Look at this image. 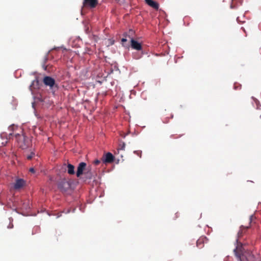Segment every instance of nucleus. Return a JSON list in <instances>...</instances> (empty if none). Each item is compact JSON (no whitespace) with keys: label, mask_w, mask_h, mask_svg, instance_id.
Returning <instances> with one entry per match:
<instances>
[{"label":"nucleus","mask_w":261,"mask_h":261,"mask_svg":"<svg viewBox=\"0 0 261 261\" xmlns=\"http://www.w3.org/2000/svg\"><path fill=\"white\" fill-rule=\"evenodd\" d=\"M114 160V155L110 152H108L105 154V157L102 158V161L105 163H111Z\"/></svg>","instance_id":"7"},{"label":"nucleus","mask_w":261,"mask_h":261,"mask_svg":"<svg viewBox=\"0 0 261 261\" xmlns=\"http://www.w3.org/2000/svg\"><path fill=\"white\" fill-rule=\"evenodd\" d=\"M43 83L46 86L52 88L55 84V81L53 78L46 76L43 79Z\"/></svg>","instance_id":"6"},{"label":"nucleus","mask_w":261,"mask_h":261,"mask_svg":"<svg viewBox=\"0 0 261 261\" xmlns=\"http://www.w3.org/2000/svg\"><path fill=\"white\" fill-rule=\"evenodd\" d=\"M242 234H243V231L242 230H240L238 232V237H240L242 236Z\"/></svg>","instance_id":"19"},{"label":"nucleus","mask_w":261,"mask_h":261,"mask_svg":"<svg viewBox=\"0 0 261 261\" xmlns=\"http://www.w3.org/2000/svg\"><path fill=\"white\" fill-rule=\"evenodd\" d=\"M234 89H237V86H236V84L234 85Z\"/></svg>","instance_id":"23"},{"label":"nucleus","mask_w":261,"mask_h":261,"mask_svg":"<svg viewBox=\"0 0 261 261\" xmlns=\"http://www.w3.org/2000/svg\"><path fill=\"white\" fill-rule=\"evenodd\" d=\"M259 51H260V54H261V47H260V49H259Z\"/></svg>","instance_id":"24"},{"label":"nucleus","mask_w":261,"mask_h":261,"mask_svg":"<svg viewBox=\"0 0 261 261\" xmlns=\"http://www.w3.org/2000/svg\"><path fill=\"white\" fill-rule=\"evenodd\" d=\"M234 252L235 253V254H236V256H237V257L240 260V261H242L241 256L240 253L237 252V249H235L234 250Z\"/></svg>","instance_id":"13"},{"label":"nucleus","mask_w":261,"mask_h":261,"mask_svg":"<svg viewBox=\"0 0 261 261\" xmlns=\"http://www.w3.org/2000/svg\"><path fill=\"white\" fill-rule=\"evenodd\" d=\"M145 1L146 3L150 7L153 8L155 10L159 9V5L157 2L153 1V0H145Z\"/></svg>","instance_id":"10"},{"label":"nucleus","mask_w":261,"mask_h":261,"mask_svg":"<svg viewBox=\"0 0 261 261\" xmlns=\"http://www.w3.org/2000/svg\"><path fill=\"white\" fill-rule=\"evenodd\" d=\"M207 241L208 240L205 237L202 236L197 241L196 245L199 248H202L204 247V244L207 243Z\"/></svg>","instance_id":"8"},{"label":"nucleus","mask_w":261,"mask_h":261,"mask_svg":"<svg viewBox=\"0 0 261 261\" xmlns=\"http://www.w3.org/2000/svg\"><path fill=\"white\" fill-rule=\"evenodd\" d=\"M260 117H261V115H260Z\"/></svg>","instance_id":"25"},{"label":"nucleus","mask_w":261,"mask_h":261,"mask_svg":"<svg viewBox=\"0 0 261 261\" xmlns=\"http://www.w3.org/2000/svg\"><path fill=\"white\" fill-rule=\"evenodd\" d=\"M47 60V58H45V59H44V63L42 65V67L43 68V69L45 70H47V66L45 65V63L46 62V61Z\"/></svg>","instance_id":"16"},{"label":"nucleus","mask_w":261,"mask_h":261,"mask_svg":"<svg viewBox=\"0 0 261 261\" xmlns=\"http://www.w3.org/2000/svg\"><path fill=\"white\" fill-rule=\"evenodd\" d=\"M100 163V161L98 160H96L94 161L93 163L95 165H98L99 163Z\"/></svg>","instance_id":"18"},{"label":"nucleus","mask_w":261,"mask_h":261,"mask_svg":"<svg viewBox=\"0 0 261 261\" xmlns=\"http://www.w3.org/2000/svg\"><path fill=\"white\" fill-rule=\"evenodd\" d=\"M12 135V134L11 133H10L9 136L8 137L6 133L2 134L1 135V139H3V138H5V139L3 141H2L1 144L3 146H5L7 144L8 140L10 139V137Z\"/></svg>","instance_id":"11"},{"label":"nucleus","mask_w":261,"mask_h":261,"mask_svg":"<svg viewBox=\"0 0 261 261\" xmlns=\"http://www.w3.org/2000/svg\"><path fill=\"white\" fill-rule=\"evenodd\" d=\"M67 172L70 175H73V174H74L75 173V171H74V166L73 165H72V164H68L67 165Z\"/></svg>","instance_id":"12"},{"label":"nucleus","mask_w":261,"mask_h":261,"mask_svg":"<svg viewBox=\"0 0 261 261\" xmlns=\"http://www.w3.org/2000/svg\"><path fill=\"white\" fill-rule=\"evenodd\" d=\"M87 174H88L87 176L89 178H91V173H89H89L87 172Z\"/></svg>","instance_id":"22"},{"label":"nucleus","mask_w":261,"mask_h":261,"mask_svg":"<svg viewBox=\"0 0 261 261\" xmlns=\"http://www.w3.org/2000/svg\"><path fill=\"white\" fill-rule=\"evenodd\" d=\"M34 155L35 153L34 152H31L30 154L27 155V158L28 160H31Z\"/></svg>","instance_id":"15"},{"label":"nucleus","mask_w":261,"mask_h":261,"mask_svg":"<svg viewBox=\"0 0 261 261\" xmlns=\"http://www.w3.org/2000/svg\"><path fill=\"white\" fill-rule=\"evenodd\" d=\"M87 164L84 162L80 163L77 167L76 175L77 177H81V176L86 173L84 172L86 170Z\"/></svg>","instance_id":"3"},{"label":"nucleus","mask_w":261,"mask_h":261,"mask_svg":"<svg viewBox=\"0 0 261 261\" xmlns=\"http://www.w3.org/2000/svg\"><path fill=\"white\" fill-rule=\"evenodd\" d=\"M126 41H127V40H126V38H122V39H121V42H122V44L123 45L124 43L125 42H126Z\"/></svg>","instance_id":"21"},{"label":"nucleus","mask_w":261,"mask_h":261,"mask_svg":"<svg viewBox=\"0 0 261 261\" xmlns=\"http://www.w3.org/2000/svg\"><path fill=\"white\" fill-rule=\"evenodd\" d=\"M29 171L30 172L33 173H35V169L33 168H31L30 169H29Z\"/></svg>","instance_id":"20"},{"label":"nucleus","mask_w":261,"mask_h":261,"mask_svg":"<svg viewBox=\"0 0 261 261\" xmlns=\"http://www.w3.org/2000/svg\"><path fill=\"white\" fill-rule=\"evenodd\" d=\"M130 42L131 47L132 48L137 50H140L142 49V45L140 43L138 42L137 41H136L133 39H131Z\"/></svg>","instance_id":"9"},{"label":"nucleus","mask_w":261,"mask_h":261,"mask_svg":"<svg viewBox=\"0 0 261 261\" xmlns=\"http://www.w3.org/2000/svg\"><path fill=\"white\" fill-rule=\"evenodd\" d=\"M119 149L121 150H124L125 147V144L124 142H122L121 144L119 145Z\"/></svg>","instance_id":"14"},{"label":"nucleus","mask_w":261,"mask_h":261,"mask_svg":"<svg viewBox=\"0 0 261 261\" xmlns=\"http://www.w3.org/2000/svg\"><path fill=\"white\" fill-rule=\"evenodd\" d=\"M83 4L85 7L94 8L98 5V0H84Z\"/></svg>","instance_id":"4"},{"label":"nucleus","mask_w":261,"mask_h":261,"mask_svg":"<svg viewBox=\"0 0 261 261\" xmlns=\"http://www.w3.org/2000/svg\"><path fill=\"white\" fill-rule=\"evenodd\" d=\"M58 188L62 192H66L71 188V182L65 178L62 179L58 182Z\"/></svg>","instance_id":"1"},{"label":"nucleus","mask_w":261,"mask_h":261,"mask_svg":"<svg viewBox=\"0 0 261 261\" xmlns=\"http://www.w3.org/2000/svg\"><path fill=\"white\" fill-rule=\"evenodd\" d=\"M134 153H135L136 154H137V155H138L140 158L141 157L142 151L141 150L134 151Z\"/></svg>","instance_id":"17"},{"label":"nucleus","mask_w":261,"mask_h":261,"mask_svg":"<svg viewBox=\"0 0 261 261\" xmlns=\"http://www.w3.org/2000/svg\"><path fill=\"white\" fill-rule=\"evenodd\" d=\"M15 137L20 148L24 149L27 147L28 139L23 134H15Z\"/></svg>","instance_id":"2"},{"label":"nucleus","mask_w":261,"mask_h":261,"mask_svg":"<svg viewBox=\"0 0 261 261\" xmlns=\"http://www.w3.org/2000/svg\"><path fill=\"white\" fill-rule=\"evenodd\" d=\"M25 184V181L21 178H17L14 184L13 188L15 190H19L22 188Z\"/></svg>","instance_id":"5"}]
</instances>
